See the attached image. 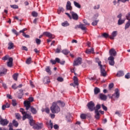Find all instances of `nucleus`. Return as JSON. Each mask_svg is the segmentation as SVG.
Wrapping results in <instances>:
<instances>
[{
	"label": "nucleus",
	"instance_id": "nucleus-34",
	"mask_svg": "<svg viewBox=\"0 0 130 130\" xmlns=\"http://www.w3.org/2000/svg\"><path fill=\"white\" fill-rule=\"evenodd\" d=\"M31 16H32V17H34L35 18H36L37 17H38V13L35 11H33L31 13Z\"/></svg>",
	"mask_w": 130,
	"mask_h": 130
},
{
	"label": "nucleus",
	"instance_id": "nucleus-25",
	"mask_svg": "<svg viewBox=\"0 0 130 130\" xmlns=\"http://www.w3.org/2000/svg\"><path fill=\"white\" fill-rule=\"evenodd\" d=\"M73 80L74 81V84L76 85V86H78L79 83H78V77L76 76H74Z\"/></svg>",
	"mask_w": 130,
	"mask_h": 130
},
{
	"label": "nucleus",
	"instance_id": "nucleus-44",
	"mask_svg": "<svg viewBox=\"0 0 130 130\" xmlns=\"http://www.w3.org/2000/svg\"><path fill=\"white\" fill-rule=\"evenodd\" d=\"M15 117L17 119H21V115H20L19 113H16Z\"/></svg>",
	"mask_w": 130,
	"mask_h": 130
},
{
	"label": "nucleus",
	"instance_id": "nucleus-64",
	"mask_svg": "<svg viewBox=\"0 0 130 130\" xmlns=\"http://www.w3.org/2000/svg\"><path fill=\"white\" fill-rule=\"evenodd\" d=\"M59 127V126L58 125H57V124H55V125H54V128L55 129H57Z\"/></svg>",
	"mask_w": 130,
	"mask_h": 130
},
{
	"label": "nucleus",
	"instance_id": "nucleus-31",
	"mask_svg": "<svg viewBox=\"0 0 130 130\" xmlns=\"http://www.w3.org/2000/svg\"><path fill=\"white\" fill-rule=\"evenodd\" d=\"M31 62H32V58H31V57L27 58L26 60V63L27 64H30V63H31Z\"/></svg>",
	"mask_w": 130,
	"mask_h": 130
},
{
	"label": "nucleus",
	"instance_id": "nucleus-29",
	"mask_svg": "<svg viewBox=\"0 0 130 130\" xmlns=\"http://www.w3.org/2000/svg\"><path fill=\"white\" fill-rule=\"evenodd\" d=\"M62 53H63V54H65L66 55H68V54H69V53H70V51H69L67 49H64L61 51Z\"/></svg>",
	"mask_w": 130,
	"mask_h": 130
},
{
	"label": "nucleus",
	"instance_id": "nucleus-56",
	"mask_svg": "<svg viewBox=\"0 0 130 130\" xmlns=\"http://www.w3.org/2000/svg\"><path fill=\"white\" fill-rule=\"evenodd\" d=\"M125 79H130V74L129 73H127L125 75Z\"/></svg>",
	"mask_w": 130,
	"mask_h": 130
},
{
	"label": "nucleus",
	"instance_id": "nucleus-51",
	"mask_svg": "<svg viewBox=\"0 0 130 130\" xmlns=\"http://www.w3.org/2000/svg\"><path fill=\"white\" fill-rule=\"evenodd\" d=\"M58 103H59L60 105H61V106H62V107H64V103H63L60 101H58Z\"/></svg>",
	"mask_w": 130,
	"mask_h": 130
},
{
	"label": "nucleus",
	"instance_id": "nucleus-14",
	"mask_svg": "<svg viewBox=\"0 0 130 130\" xmlns=\"http://www.w3.org/2000/svg\"><path fill=\"white\" fill-rule=\"evenodd\" d=\"M7 69L4 68H2L0 69V77H3V76H4V75H6L7 74Z\"/></svg>",
	"mask_w": 130,
	"mask_h": 130
},
{
	"label": "nucleus",
	"instance_id": "nucleus-23",
	"mask_svg": "<svg viewBox=\"0 0 130 130\" xmlns=\"http://www.w3.org/2000/svg\"><path fill=\"white\" fill-rule=\"evenodd\" d=\"M14 48V43L12 42H10L8 43V49H13Z\"/></svg>",
	"mask_w": 130,
	"mask_h": 130
},
{
	"label": "nucleus",
	"instance_id": "nucleus-54",
	"mask_svg": "<svg viewBox=\"0 0 130 130\" xmlns=\"http://www.w3.org/2000/svg\"><path fill=\"white\" fill-rule=\"evenodd\" d=\"M102 107L103 109H104L105 110V111H107V107L106 106H104V105L102 104Z\"/></svg>",
	"mask_w": 130,
	"mask_h": 130
},
{
	"label": "nucleus",
	"instance_id": "nucleus-49",
	"mask_svg": "<svg viewBox=\"0 0 130 130\" xmlns=\"http://www.w3.org/2000/svg\"><path fill=\"white\" fill-rule=\"evenodd\" d=\"M113 86H114V84L113 83H110L109 85V90H111V89H112L113 88Z\"/></svg>",
	"mask_w": 130,
	"mask_h": 130
},
{
	"label": "nucleus",
	"instance_id": "nucleus-39",
	"mask_svg": "<svg viewBox=\"0 0 130 130\" xmlns=\"http://www.w3.org/2000/svg\"><path fill=\"white\" fill-rule=\"evenodd\" d=\"M46 72H47V73H48V74H50V75H51V71H50V68H49V67H47L46 68Z\"/></svg>",
	"mask_w": 130,
	"mask_h": 130
},
{
	"label": "nucleus",
	"instance_id": "nucleus-1",
	"mask_svg": "<svg viewBox=\"0 0 130 130\" xmlns=\"http://www.w3.org/2000/svg\"><path fill=\"white\" fill-rule=\"evenodd\" d=\"M20 111L21 112L23 117H22V120H25L26 118L29 119V124L30 125H34V121L33 119H32V116L30 114H28L27 112H25V110L23 108L20 109Z\"/></svg>",
	"mask_w": 130,
	"mask_h": 130
},
{
	"label": "nucleus",
	"instance_id": "nucleus-16",
	"mask_svg": "<svg viewBox=\"0 0 130 130\" xmlns=\"http://www.w3.org/2000/svg\"><path fill=\"white\" fill-rule=\"evenodd\" d=\"M109 53H110V55H111L110 56H112L113 57V56H116V54H117L116 51H115V49L113 48L110 50Z\"/></svg>",
	"mask_w": 130,
	"mask_h": 130
},
{
	"label": "nucleus",
	"instance_id": "nucleus-26",
	"mask_svg": "<svg viewBox=\"0 0 130 130\" xmlns=\"http://www.w3.org/2000/svg\"><path fill=\"white\" fill-rule=\"evenodd\" d=\"M92 52H94V49L91 48L90 49H87L86 51V53L87 54H90V53H92Z\"/></svg>",
	"mask_w": 130,
	"mask_h": 130
},
{
	"label": "nucleus",
	"instance_id": "nucleus-9",
	"mask_svg": "<svg viewBox=\"0 0 130 130\" xmlns=\"http://www.w3.org/2000/svg\"><path fill=\"white\" fill-rule=\"evenodd\" d=\"M24 105L26 107V110H29L31 108V103L30 102L25 101L24 102Z\"/></svg>",
	"mask_w": 130,
	"mask_h": 130
},
{
	"label": "nucleus",
	"instance_id": "nucleus-58",
	"mask_svg": "<svg viewBox=\"0 0 130 130\" xmlns=\"http://www.w3.org/2000/svg\"><path fill=\"white\" fill-rule=\"evenodd\" d=\"M16 86H17V84H14V85H13L12 86V89H14V90H16V89H17L18 87H16Z\"/></svg>",
	"mask_w": 130,
	"mask_h": 130
},
{
	"label": "nucleus",
	"instance_id": "nucleus-41",
	"mask_svg": "<svg viewBox=\"0 0 130 130\" xmlns=\"http://www.w3.org/2000/svg\"><path fill=\"white\" fill-rule=\"evenodd\" d=\"M44 81V82L47 81V82H46V84H49V83H50V80H49V78L48 77L45 78Z\"/></svg>",
	"mask_w": 130,
	"mask_h": 130
},
{
	"label": "nucleus",
	"instance_id": "nucleus-19",
	"mask_svg": "<svg viewBox=\"0 0 130 130\" xmlns=\"http://www.w3.org/2000/svg\"><path fill=\"white\" fill-rule=\"evenodd\" d=\"M117 35V31H114L112 33V35L110 36L109 38L110 39L113 40L114 39V37H116Z\"/></svg>",
	"mask_w": 130,
	"mask_h": 130
},
{
	"label": "nucleus",
	"instance_id": "nucleus-61",
	"mask_svg": "<svg viewBox=\"0 0 130 130\" xmlns=\"http://www.w3.org/2000/svg\"><path fill=\"white\" fill-rule=\"evenodd\" d=\"M50 61L52 64H55L56 63V61H55V60H54L51 59Z\"/></svg>",
	"mask_w": 130,
	"mask_h": 130
},
{
	"label": "nucleus",
	"instance_id": "nucleus-6",
	"mask_svg": "<svg viewBox=\"0 0 130 130\" xmlns=\"http://www.w3.org/2000/svg\"><path fill=\"white\" fill-rule=\"evenodd\" d=\"M43 36H46V37H48V38H54V35L51 34V33L48 31H45L43 32V35H40L39 38H42Z\"/></svg>",
	"mask_w": 130,
	"mask_h": 130
},
{
	"label": "nucleus",
	"instance_id": "nucleus-50",
	"mask_svg": "<svg viewBox=\"0 0 130 130\" xmlns=\"http://www.w3.org/2000/svg\"><path fill=\"white\" fill-rule=\"evenodd\" d=\"M9 58H9V55H6L5 56H4L2 58V59L3 60H8V59H9Z\"/></svg>",
	"mask_w": 130,
	"mask_h": 130
},
{
	"label": "nucleus",
	"instance_id": "nucleus-27",
	"mask_svg": "<svg viewBox=\"0 0 130 130\" xmlns=\"http://www.w3.org/2000/svg\"><path fill=\"white\" fill-rule=\"evenodd\" d=\"M74 5L76 8H78V9H81V5L79 4L78 2L74 1Z\"/></svg>",
	"mask_w": 130,
	"mask_h": 130
},
{
	"label": "nucleus",
	"instance_id": "nucleus-20",
	"mask_svg": "<svg viewBox=\"0 0 130 130\" xmlns=\"http://www.w3.org/2000/svg\"><path fill=\"white\" fill-rule=\"evenodd\" d=\"M99 112H100L99 110H95V118H96V119H99V118H100V113H99Z\"/></svg>",
	"mask_w": 130,
	"mask_h": 130
},
{
	"label": "nucleus",
	"instance_id": "nucleus-35",
	"mask_svg": "<svg viewBox=\"0 0 130 130\" xmlns=\"http://www.w3.org/2000/svg\"><path fill=\"white\" fill-rule=\"evenodd\" d=\"M50 123L48 125V127L49 128L50 127V129H52L53 128V124L51 122V120H50Z\"/></svg>",
	"mask_w": 130,
	"mask_h": 130
},
{
	"label": "nucleus",
	"instance_id": "nucleus-43",
	"mask_svg": "<svg viewBox=\"0 0 130 130\" xmlns=\"http://www.w3.org/2000/svg\"><path fill=\"white\" fill-rule=\"evenodd\" d=\"M103 37H104L105 38H108V37H110V36H109V35H108V34L104 32L103 34Z\"/></svg>",
	"mask_w": 130,
	"mask_h": 130
},
{
	"label": "nucleus",
	"instance_id": "nucleus-48",
	"mask_svg": "<svg viewBox=\"0 0 130 130\" xmlns=\"http://www.w3.org/2000/svg\"><path fill=\"white\" fill-rule=\"evenodd\" d=\"M12 31L13 32V33H14V34H15V35H17V36H18V35H19V33L18 32H17V30H16V29H13L12 30Z\"/></svg>",
	"mask_w": 130,
	"mask_h": 130
},
{
	"label": "nucleus",
	"instance_id": "nucleus-12",
	"mask_svg": "<svg viewBox=\"0 0 130 130\" xmlns=\"http://www.w3.org/2000/svg\"><path fill=\"white\" fill-rule=\"evenodd\" d=\"M71 14L73 20H75V21H78V20H79V15H78L77 13L72 11L71 12Z\"/></svg>",
	"mask_w": 130,
	"mask_h": 130
},
{
	"label": "nucleus",
	"instance_id": "nucleus-10",
	"mask_svg": "<svg viewBox=\"0 0 130 130\" xmlns=\"http://www.w3.org/2000/svg\"><path fill=\"white\" fill-rule=\"evenodd\" d=\"M77 28L81 29L83 31H85V30H87V28L85 27V25L82 24L79 25H77L75 26V29H77Z\"/></svg>",
	"mask_w": 130,
	"mask_h": 130
},
{
	"label": "nucleus",
	"instance_id": "nucleus-45",
	"mask_svg": "<svg viewBox=\"0 0 130 130\" xmlns=\"http://www.w3.org/2000/svg\"><path fill=\"white\" fill-rule=\"evenodd\" d=\"M99 22V20H95L92 22L91 25L92 26H96L97 24H98V22Z\"/></svg>",
	"mask_w": 130,
	"mask_h": 130
},
{
	"label": "nucleus",
	"instance_id": "nucleus-52",
	"mask_svg": "<svg viewBox=\"0 0 130 130\" xmlns=\"http://www.w3.org/2000/svg\"><path fill=\"white\" fill-rule=\"evenodd\" d=\"M95 109H94L95 110H98L99 109H100V108H101V106L99 104L96 105V107H95Z\"/></svg>",
	"mask_w": 130,
	"mask_h": 130
},
{
	"label": "nucleus",
	"instance_id": "nucleus-21",
	"mask_svg": "<svg viewBox=\"0 0 130 130\" xmlns=\"http://www.w3.org/2000/svg\"><path fill=\"white\" fill-rule=\"evenodd\" d=\"M122 76H124V73L122 71H118L116 74V77H122Z\"/></svg>",
	"mask_w": 130,
	"mask_h": 130
},
{
	"label": "nucleus",
	"instance_id": "nucleus-37",
	"mask_svg": "<svg viewBox=\"0 0 130 130\" xmlns=\"http://www.w3.org/2000/svg\"><path fill=\"white\" fill-rule=\"evenodd\" d=\"M124 20L119 19L118 21V25H122L124 23Z\"/></svg>",
	"mask_w": 130,
	"mask_h": 130
},
{
	"label": "nucleus",
	"instance_id": "nucleus-38",
	"mask_svg": "<svg viewBox=\"0 0 130 130\" xmlns=\"http://www.w3.org/2000/svg\"><path fill=\"white\" fill-rule=\"evenodd\" d=\"M36 42L38 45H40L41 44V40L39 39H36Z\"/></svg>",
	"mask_w": 130,
	"mask_h": 130
},
{
	"label": "nucleus",
	"instance_id": "nucleus-53",
	"mask_svg": "<svg viewBox=\"0 0 130 130\" xmlns=\"http://www.w3.org/2000/svg\"><path fill=\"white\" fill-rule=\"evenodd\" d=\"M57 80L58 82H63V78L61 77H58Z\"/></svg>",
	"mask_w": 130,
	"mask_h": 130
},
{
	"label": "nucleus",
	"instance_id": "nucleus-11",
	"mask_svg": "<svg viewBox=\"0 0 130 130\" xmlns=\"http://www.w3.org/2000/svg\"><path fill=\"white\" fill-rule=\"evenodd\" d=\"M109 60V63L110 66H114V63L115 62H114V57L113 56H110L108 58Z\"/></svg>",
	"mask_w": 130,
	"mask_h": 130
},
{
	"label": "nucleus",
	"instance_id": "nucleus-62",
	"mask_svg": "<svg viewBox=\"0 0 130 130\" xmlns=\"http://www.w3.org/2000/svg\"><path fill=\"white\" fill-rule=\"evenodd\" d=\"M55 60L56 62H57L58 63H59V62H60V59L58 58H56Z\"/></svg>",
	"mask_w": 130,
	"mask_h": 130
},
{
	"label": "nucleus",
	"instance_id": "nucleus-47",
	"mask_svg": "<svg viewBox=\"0 0 130 130\" xmlns=\"http://www.w3.org/2000/svg\"><path fill=\"white\" fill-rule=\"evenodd\" d=\"M12 104L13 106H16L17 105V102L16 100H12Z\"/></svg>",
	"mask_w": 130,
	"mask_h": 130
},
{
	"label": "nucleus",
	"instance_id": "nucleus-4",
	"mask_svg": "<svg viewBox=\"0 0 130 130\" xmlns=\"http://www.w3.org/2000/svg\"><path fill=\"white\" fill-rule=\"evenodd\" d=\"M87 106L89 111H94L95 110V103L90 101L87 103Z\"/></svg>",
	"mask_w": 130,
	"mask_h": 130
},
{
	"label": "nucleus",
	"instance_id": "nucleus-17",
	"mask_svg": "<svg viewBox=\"0 0 130 130\" xmlns=\"http://www.w3.org/2000/svg\"><path fill=\"white\" fill-rule=\"evenodd\" d=\"M99 97L101 100H103L104 101H106L107 100V96L103 93H100Z\"/></svg>",
	"mask_w": 130,
	"mask_h": 130
},
{
	"label": "nucleus",
	"instance_id": "nucleus-46",
	"mask_svg": "<svg viewBox=\"0 0 130 130\" xmlns=\"http://www.w3.org/2000/svg\"><path fill=\"white\" fill-rule=\"evenodd\" d=\"M63 11H64L63 8H59V9L58 10V11H57L58 14H60V13H61V12L62 13H63Z\"/></svg>",
	"mask_w": 130,
	"mask_h": 130
},
{
	"label": "nucleus",
	"instance_id": "nucleus-57",
	"mask_svg": "<svg viewBox=\"0 0 130 130\" xmlns=\"http://www.w3.org/2000/svg\"><path fill=\"white\" fill-rule=\"evenodd\" d=\"M83 23H85V25H87V26H89V25H90V23H88L86 19L83 20Z\"/></svg>",
	"mask_w": 130,
	"mask_h": 130
},
{
	"label": "nucleus",
	"instance_id": "nucleus-59",
	"mask_svg": "<svg viewBox=\"0 0 130 130\" xmlns=\"http://www.w3.org/2000/svg\"><path fill=\"white\" fill-rule=\"evenodd\" d=\"M25 31H27V28H23L22 30H20L19 33H23L24 34Z\"/></svg>",
	"mask_w": 130,
	"mask_h": 130
},
{
	"label": "nucleus",
	"instance_id": "nucleus-63",
	"mask_svg": "<svg viewBox=\"0 0 130 130\" xmlns=\"http://www.w3.org/2000/svg\"><path fill=\"white\" fill-rule=\"evenodd\" d=\"M50 110H49V108H46L45 109V112H46V113H49Z\"/></svg>",
	"mask_w": 130,
	"mask_h": 130
},
{
	"label": "nucleus",
	"instance_id": "nucleus-60",
	"mask_svg": "<svg viewBox=\"0 0 130 130\" xmlns=\"http://www.w3.org/2000/svg\"><path fill=\"white\" fill-rule=\"evenodd\" d=\"M100 9V5H98V6H95L94 7V10H99Z\"/></svg>",
	"mask_w": 130,
	"mask_h": 130
},
{
	"label": "nucleus",
	"instance_id": "nucleus-30",
	"mask_svg": "<svg viewBox=\"0 0 130 130\" xmlns=\"http://www.w3.org/2000/svg\"><path fill=\"white\" fill-rule=\"evenodd\" d=\"M80 118H81V119H86V118H87V114H81L80 115Z\"/></svg>",
	"mask_w": 130,
	"mask_h": 130
},
{
	"label": "nucleus",
	"instance_id": "nucleus-55",
	"mask_svg": "<svg viewBox=\"0 0 130 130\" xmlns=\"http://www.w3.org/2000/svg\"><path fill=\"white\" fill-rule=\"evenodd\" d=\"M23 36H24V37H25V38H30V36H29L28 35H26L25 33L22 34Z\"/></svg>",
	"mask_w": 130,
	"mask_h": 130
},
{
	"label": "nucleus",
	"instance_id": "nucleus-8",
	"mask_svg": "<svg viewBox=\"0 0 130 130\" xmlns=\"http://www.w3.org/2000/svg\"><path fill=\"white\" fill-rule=\"evenodd\" d=\"M9 124V121L7 119H1L0 120V124L3 125V126H5L6 125H8Z\"/></svg>",
	"mask_w": 130,
	"mask_h": 130
},
{
	"label": "nucleus",
	"instance_id": "nucleus-13",
	"mask_svg": "<svg viewBox=\"0 0 130 130\" xmlns=\"http://www.w3.org/2000/svg\"><path fill=\"white\" fill-rule=\"evenodd\" d=\"M66 9L67 11H72L73 10V7H72V3H71V2H67L66 5Z\"/></svg>",
	"mask_w": 130,
	"mask_h": 130
},
{
	"label": "nucleus",
	"instance_id": "nucleus-42",
	"mask_svg": "<svg viewBox=\"0 0 130 130\" xmlns=\"http://www.w3.org/2000/svg\"><path fill=\"white\" fill-rule=\"evenodd\" d=\"M125 18L126 20L128 21H130V12H128L125 16Z\"/></svg>",
	"mask_w": 130,
	"mask_h": 130
},
{
	"label": "nucleus",
	"instance_id": "nucleus-33",
	"mask_svg": "<svg viewBox=\"0 0 130 130\" xmlns=\"http://www.w3.org/2000/svg\"><path fill=\"white\" fill-rule=\"evenodd\" d=\"M18 76H19V74L15 73L13 75V78L15 81H17L18 80Z\"/></svg>",
	"mask_w": 130,
	"mask_h": 130
},
{
	"label": "nucleus",
	"instance_id": "nucleus-3",
	"mask_svg": "<svg viewBox=\"0 0 130 130\" xmlns=\"http://www.w3.org/2000/svg\"><path fill=\"white\" fill-rule=\"evenodd\" d=\"M120 94L119 93V90L118 88H116L115 89V93L113 94L111 96V94H108V96L109 98L110 99H113V98H116V99H118L119 98Z\"/></svg>",
	"mask_w": 130,
	"mask_h": 130
},
{
	"label": "nucleus",
	"instance_id": "nucleus-24",
	"mask_svg": "<svg viewBox=\"0 0 130 130\" xmlns=\"http://www.w3.org/2000/svg\"><path fill=\"white\" fill-rule=\"evenodd\" d=\"M30 111L32 114H36V113H37V110L33 107H30Z\"/></svg>",
	"mask_w": 130,
	"mask_h": 130
},
{
	"label": "nucleus",
	"instance_id": "nucleus-2",
	"mask_svg": "<svg viewBox=\"0 0 130 130\" xmlns=\"http://www.w3.org/2000/svg\"><path fill=\"white\" fill-rule=\"evenodd\" d=\"M52 113H58L60 111V108L57 106L55 103H53L52 106L50 108Z\"/></svg>",
	"mask_w": 130,
	"mask_h": 130
},
{
	"label": "nucleus",
	"instance_id": "nucleus-5",
	"mask_svg": "<svg viewBox=\"0 0 130 130\" xmlns=\"http://www.w3.org/2000/svg\"><path fill=\"white\" fill-rule=\"evenodd\" d=\"M98 63L100 67L102 76H103V77H106L107 74H106V71H105V69L103 68V67H102V64H101V61H98Z\"/></svg>",
	"mask_w": 130,
	"mask_h": 130
},
{
	"label": "nucleus",
	"instance_id": "nucleus-28",
	"mask_svg": "<svg viewBox=\"0 0 130 130\" xmlns=\"http://www.w3.org/2000/svg\"><path fill=\"white\" fill-rule=\"evenodd\" d=\"M13 125L15 127H18V126H19V123H18V121H16V120H14L13 121Z\"/></svg>",
	"mask_w": 130,
	"mask_h": 130
},
{
	"label": "nucleus",
	"instance_id": "nucleus-18",
	"mask_svg": "<svg viewBox=\"0 0 130 130\" xmlns=\"http://www.w3.org/2000/svg\"><path fill=\"white\" fill-rule=\"evenodd\" d=\"M7 66L9 68H12L13 67V58L9 57V61L7 62Z\"/></svg>",
	"mask_w": 130,
	"mask_h": 130
},
{
	"label": "nucleus",
	"instance_id": "nucleus-22",
	"mask_svg": "<svg viewBox=\"0 0 130 130\" xmlns=\"http://www.w3.org/2000/svg\"><path fill=\"white\" fill-rule=\"evenodd\" d=\"M94 95H97L100 93V89L98 87H95L94 89Z\"/></svg>",
	"mask_w": 130,
	"mask_h": 130
},
{
	"label": "nucleus",
	"instance_id": "nucleus-32",
	"mask_svg": "<svg viewBox=\"0 0 130 130\" xmlns=\"http://www.w3.org/2000/svg\"><path fill=\"white\" fill-rule=\"evenodd\" d=\"M62 26H63V27H68V26H70V23H69V22H68V21H65L63 23H61Z\"/></svg>",
	"mask_w": 130,
	"mask_h": 130
},
{
	"label": "nucleus",
	"instance_id": "nucleus-40",
	"mask_svg": "<svg viewBox=\"0 0 130 130\" xmlns=\"http://www.w3.org/2000/svg\"><path fill=\"white\" fill-rule=\"evenodd\" d=\"M11 8H12V9H19V6H18V5H10Z\"/></svg>",
	"mask_w": 130,
	"mask_h": 130
},
{
	"label": "nucleus",
	"instance_id": "nucleus-15",
	"mask_svg": "<svg viewBox=\"0 0 130 130\" xmlns=\"http://www.w3.org/2000/svg\"><path fill=\"white\" fill-rule=\"evenodd\" d=\"M43 126V124L41 123L39 124H36L35 125H34V128L35 129H41Z\"/></svg>",
	"mask_w": 130,
	"mask_h": 130
},
{
	"label": "nucleus",
	"instance_id": "nucleus-7",
	"mask_svg": "<svg viewBox=\"0 0 130 130\" xmlns=\"http://www.w3.org/2000/svg\"><path fill=\"white\" fill-rule=\"evenodd\" d=\"M82 64V58L78 57L76 60H74L73 62L74 67H76L77 66H79Z\"/></svg>",
	"mask_w": 130,
	"mask_h": 130
},
{
	"label": "nucleus",
	"instance_id": "nucleus-36",
	"mask_svg": "<svg viewBox=\"0 0 130 130\" xmlns=\"http://www.w3.org/2000/svg\"><path fill=\"white\" fill-rule=\"evenodd\" d=\"M61 49V48L60 47V46H59L57 47V48L56 49V53H59L60 52V50Z\"/></svg>",
	"mask_w": 130,
	"mask_h": 130
}]
</instances>
